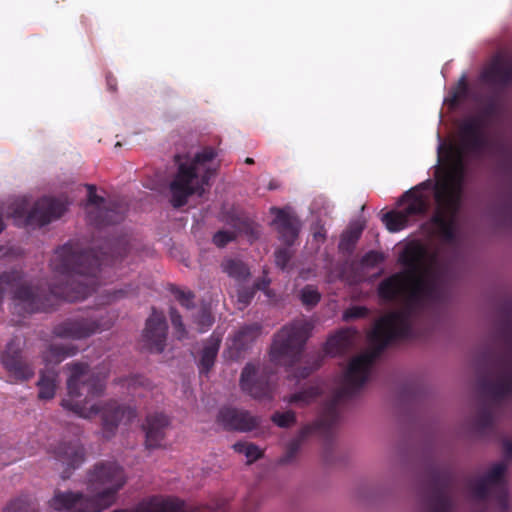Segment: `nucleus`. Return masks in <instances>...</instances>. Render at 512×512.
<instances>
[{"instance_id": "nucleus-25", "label": "nucleus", "mask_w": 512, "mask_h": 512, "mask_svg": "<svg viewBox=\"0 0 512 512\" xmlns=\"http://www.w3.org/2000/svg\"><path fill=\"white\" fill-rule=\"evenodd\" d=\"M221 339L217 336L211 335L203 345L200 352V358L198 360V369L200 374H208L213 368L219 348Z\"/></svg>"}, {"instance_id": "nucleus-34", "label": "nucleus", "mask_w": 512, "mask_h": 512, "mask_svg": "<svg viewBox=\"0 0 512 512\" xmlns=\"http://www.w3.org/2000/svg\"><path fill=\"white\" fill-rule=\"evenodd\" d=\"M469 93V87L466 76L463 75L457 85L451 90L448 102L451 106H457L461 101L467 98Z\"/></svg>"}, {"instance_id": "nucleus-21", "label": "nucleus", "mask_w": 512, "mask_h": 512, "mask_svg": "<svg viewBox=\"0 0 512 512\" xmlns=\"http://www.w3.org/2000/svg\"><path fill=\"white\" fill-rule=\"evenodd\" d=\"M481 80L494 90H501L512 83V60L496 57L482 72Z\"/></svg>"}, {"instance_id": "nucleus-38", "label": "nucleus", "mask_w": 512, "mask_h": 512, "mask_svg": "<svg viewBox=\"0 0 512 512\" xmlns=\"http://www.w3.org/2000/svg\"><path fill=\"white\" fill-rule=\"evenodd\" d=\"M171 293L174 295L176 300L185 308L190 309L194 306L193 300H194V293L191 291H185L181 290L180 288L176 286H171L170 288Z\"/></svg>"}, {"instance_id": "nucleus-2", "label": "nucleus", "mask_w": 512, "mask_h": 512, "mask_svg": "<svg viewBox=\"0 0 512 512\" xmlns=\"http://www.w3.org/2000/svg\"><path fill=\"white\" fill-rule=\"evenodd\" d=\"M65 367L70 371V376L67 379V397L61 402L64 409L85 419L101 413L102 432L106 439L115 435L122 422L129 424L136 418L137 411L134 407L119 404L115 400H110L101 407L96 404L88 407L91 400L103 395L105 377L92 371L84 362H71Z\"/></svg>"}, {"instance_id": "nucleus-9", "label": "nucleus", "mask_w": 512, "mask_h": 512, "mask_svg": "<svg viewBox=\"0 0 512 512\" xmlns=\"http://www.w3.org/2000/svg\"><path fill=\"white\" fill-rule=\"evenodd\" d=\"M506 470L507 465L504 462H498L482 477L469 481L468 487L473 497L478 501L485 502L492 494L500 512H508L510 500L505 479Z\"/></svg>"}, {"instance_id": "nucleus-49", "label": "nucleus", "mask_w": 512, "mask_h": 512, "mask_svg": "<svg viewBox=\"0 0 512 512\" xmlns=\"http://www.w3.org/2000/svg\"><path fill=\"white\" fill-rule=\"evenodd\" d=\"M16 458L14 459H9L8 457H6V451L1 449L0 450V466H6V465H9L10 463H12L13 461H15Z\"/></svg>"}, {"instance_id": "nucleus-30", "label": "nucleus", "mask_w": 512, "mask_h": 512, "mask_svg": "<svg viewBox=\"0 0 512 512\" xmlns=\"http://www.w3.org/2000/svg\"><path fill=\"white\" fill-rule=\"evenodd\" d=\"M322 393V390L317 385H311L307 388L292 394L288 399V403L297 404L301 407L309 405L315 401Z\"/></svg>"}, {"instance_id": "nucleus-43", "label": "nucleus", "mask_w": 512, "mask_h": 512, "mask_svg": "<svg viewBox=\"0 0 512 512\" xmlns=\"http://www.w3.org/2000/svg\"><path fill=\"white\" fill-rule=\"evenodd\" d=\"M369 314V310L364 306H352L345 310L343 319L350 321L354 319L364 318Z\"/></svg>"}, {"instance_id": "nucleus-1", "label": "nucleus", "mask_w": 512, "mask_h": 512, "mask_svg": "<svg viewBox=\"0 0 512 512\" xmlns=\"http://www.w3.org/2000/svg\"><path fill=\"white\" fill-rule=\"evenodd\" d=\"M400 264L405 271L394 273L378 285V296L385 302H397L401 309L379 318L368 335L372 346L351 359L341 385L322 409L319 419L301 428L278 459L279 465L295 461L303 442L312 434L324 441V458L332 449L334 427L339 421L338 407L353 398L367 382L372 367L383 350L391 343L413 337V319L429 304L441 301L445 270L438 265L437 253H401Z\"/></svg>"}, {"instance_id": "nucleus-41", "label": "nucleus", "mask_w": 512, "mask_h": 512, "mask_svg": "<svg viewBox=\"0 0 512 512\" xmlns=\"http://www.w3.org/2000/svg\"><path fill=\"white\" fill-rule=\"evenodd\" d=\"M255 293L256 289L254 287H240L237 290V300L238 303L242 305V308L251 303Z\"/></svg>"}, {"instance_id": "nucleus-17", "label": "nucleus", "mask_w": 512, "mask_h": 512, "mask_svg": "<svg viewBox=\"0 0 512 512\" xmlns=\"http://www.w3.org/2000/svg\"><path fill=\"white\" fill-rule=\"evenodd\" d=\"M271 374L272 372L267 369L259 373L253 364L248 363L241 372L240 386L244 392L255 399L271 398Z\"/></svg>"}, {"instance_id": "nucleus-53", "label": "nucleus", "mask_w": 512, "mask_h": 512, "mask_svg": "<svg viewBox=\"0 0 512 512\" xmlns=\"http://www.w3.org/2000/svg\"><path fill=\"white\" fill-rule=\"evenodd\" d=\"M244 162H245L246 164H248V165H252V164H254V159H253V158H251V157H247V158L244 160Z\"/></svg>"}, {"instance_id": "nucleus-16", "label": "nucleus", "mask_w": 512, "mask_h": 512, "mask_svg": "<svg viewBox=\"0 0 512 512\" xmlns=\"http://www.w3.org/2000/svg\"><path fill=\"white\" fill-rule=\"evenodd\" d=\"M1 363L8 375L15 381L23 382L31 379L35 370L30 361L22 354L19 344L10 341L1 355Z\"/></svg>"}, {"instance_id": "nucleus-23", "label": "nucleus", "mask_w": 512, "mask_h": 512, "mask_svg": "<svg viewBox=\"0 0 512 512\" xmlns=\"http://www.w3.org/2000/svg\"><path fill=\"white\" fill-rule=\"evenodd\" d=\"M274 224L279 234V239L287 246L294 244L299 234V221L297 218L283 209H275Z\"/></svg>"}, {"instance_id": "nucleus-36", "label": "nucleus", "mask_w": 512, "mask_h": 512, "mask_svg": "<svg viewBox=\"0 0 512 512\" xmlns=\"http://www.w3.org/2000/svg\"><path fill=\"white\" fill-rule=\"evenodd\" d=\"M123 387H126L128 390H136L138 387H143L146 389L151 388V383L148 378L142 375H131L126 378H121L117 382Z\"/></svg>"}, {"instance_id": "nucleus-31", "label": "nucleus", "mask_w": 512, "mask_h": 512, "mask_svg": "<svg viewBox=\"0 0 512 512\" xmlns=\"http://www.w3.org/2000/svg\"><path fill=\"white\" fill-rule=\"evenodd\" d=\"M36 499L28 495H22L10 501L3 512H38Z\"/></svg>"}, {"instance_id": "nucleus-12", "label": "nucleus", "mask_w": 512, "mask_h": 512, "mask_svg": "<svg viewBox=\"0 0 512 512\" xmlns=\"http://www.w3.org/2000/svg\"><path fill=\"white\" fill-rule=\"evenodd\" d=\"M66 211L65 204L56 198L42 197L35 202L32 209L26 215V204L21 203L14 211L15 217L26 216L29 225L44 226L53 220L60 218Z\"/></svg>"}, {"instance_id": "nucleus-18", "label": "nucleus", "mask_w": 512, "mask_h": 512, "mask_svg": "<svg viewBox=\"0 0 512 512\" xmlns=\"http://www.w3.org/2000/svg\"><path fill=\"white\" fill-rule=\"evenodd\" d=\"M167 330L165 315L153 308L142 333L146 348L151 352L162 353L166 347Z\"/></svg>"}, {"instance_id": "nucleus-13", "label": "nucleus", "mask_w": 512, "mask_h": 512, "mask_svg": "<svg viewBox=\"0 0 512 512\" xmlns=\"http://www.w3.org/2000/svg\"><path fill=\"white\" fill-rule=\"evenodd\" d=\"M88 203L94 209L88 212L89 221L98 228L120 223L125 218L126 207L118 202L104 204V198L96 194L95 187L88 185Z\"/></svg>"}, {"instance_id": "nucleus-24", "label": "nucleus", "mask_w": 512, "mask_h": 512, "mask_svg": "<svg viewBox=\"0 0 512 512\" xmlns=\"http://www.w3.org/2000/svg\"><path fill=\"white\" fill-rule=\"evenodd\" d=\"M262 326L259 323H251L242 326L234 335L232 348L239 354L246 351L260 336Z\"/></svg>"}, {"instance_id": "nucleus-45", "label": "nucleus", "mask_w": 512, "mask_h": 512, "mask_svg": "<svg viewBox=\"0 0 512 512\" xmlns=\"http://www.w3.org/2000/svg\"><path fill=\"white\" fill-rule=\"evenodd\" d=\"M234 239V233L229 231H218L213 236V243L219 247H225L229 242Z\"/></svg>"}, {"instance_id": "nucleus-14", "label": "nucleus", "mask_w": 512, "mask_h": 512, "mask_svg": "<svg viewBox=\"0 0 512 512\" xmlns=\"http://www.w3.org/2000/svg\"><path fill=\"white\" fill-rule=\"evenodd\" d=\"M48 505L57 512H102L92 495L78 491L56 489Z\"/></svg>"}, {"instance_id": "nucleus-26", "label": "nucleus", "mask_w": 512, "mask_h": 512, "mask_svg": "<svg viewBox=\"0 0 512 512\" xmlns=\"http://www.w3.org/2000/svg\"><path fill=\"white\" fill-rule=\"evenodd\" d=\"M352 343V334L349 330H341L330 336L324 346L326 355L337 356L345 353Z\"/></svg>"}, {"instance_id": "nucleus-6", "label": "nucleus", "mask_w": 512, "mask_h": 512, "mask_svg": "<svg viewBox=\"0 0 512 512\" xmlns=\"http://www.w3.org/2000/svg\"><path fill=\"white\" fill-rule=\"evenodd\" d=\"M124 469L116 462H99L88 472V489L103 511L112 506L119 490L125 485Z\"/></svg>"}, {"instance_id": "nucleus-47", "label": "nucleus", "mask_w": 512, "mask_h": 512, "mask_svg": "<svg viewBox=\"0 0 512 512\" xmlns=\"http://www.w3.org/2000/svg\"><path fill=\"white\" fill-rule=\"evenodd\" d=\"M322 363V357L317 356V359L313 362L312 366H305L302 367L299 372L297 373V377L300 378H306L308 377L313 371L317 370Z\"/></svg>"}, {"instance_id": "nucleus-52", "label": "nucleus", "mask_w": 512, "mask_h": 512, "mask_svg": "<svg viewBox=\"0 0 512 512\" xmlns=\"http://www.w3.org/2000/svg\"><path fill=\"white\" fill-rule=\"evenodd\" d=\"M4 230V222L2 218V209L0 208V233Z\"/></svg>"}, {"instance_id": "nucleus-29", "label": "nucleus", "mask_w": 512, "mask_h": 512, "mask_svg": "<svg viewBox=\"0 0 512 512\" xmlns=\"http://www.w3.org/2000/svg\"><path fill=\"white\" fill-rule=\"evenodd\" d=\"M223 272L229 277L233 278L237 282H244L250 276V270L248 266L239 259H225L221 263Z\"/></svg>"}, {"instance_id": "nucleus-32", "label": "nucleus", "mask_w": 512, "mask_h": 512, "mask_svg": "<svg viewBox=\"0 0 512 512\" xmlns=\"http://www.w3.org/2000/svg\"><path fill=\"white\" fill-rule=\"evenodd\" d=\"M363 232V227L355 225L347 229L341 235L339 242V249L346 253H352L355 249L356 243L360 239Z\"/></svg>"}, {"instance_id": "nucleus-51", "label": "nucleus", "mask_w": 512, "mask_h": 512, "mask_svg": "<svg viewBox=\"0 0 512 512\" xmlns=\"http://www.w3.org/2000/svg\"><path fill=\"white\" fill-rule=\"evenodd\" d=\"M270 284V281L262 280L254 284V288L257 290H265Z\"/></svg>"}, {"instance_id": "nucleus-22", "label": "nucleus", "mask_w": 512, "mask_h": 512, "mask_svg": "<svg viewBox=\"0 0 512 512\" xmlns=\"http://www.w3.org/2000/svg\"><path fill=\"white\" fill-rule=\"evenodd\" d=\"M398 204L403 206L402 212L410 221L415 217L424 215L429 208L428 199L419 190V187L406 191L401 196Z\"/></svg>"}, {"instance_id": "nucleus-11", "label": "nucleus", "mask_w": 512, "mask_h": 512, "mask_svg": "<svg viewBox=\"0 0 512 512\" xmlns=\"http://www.w3.org/2000/svg\"><path fill=\"white\" fill-rule=\"evenodd\" d=\"M112 325V319L103 315L69 317L54 325L52 334L61 339L83 340L110 329Z\"/></svg>"}, {"instance_id": "nucleus-15", "label": "nucleus", "mask_w": 512, "mask_h": 512, "mask_svg": "<svg viewBox=\"0 0 512 512\" xmlns=\"http://www.w3.org/2000/svg\"><path fill=\"white\" fill-rule=\"evenodd\" d=\"M49 453L63 467V480L70 478L72 472L84 463L86 457L85 448L78 440L60 441L50 447Z\"/></svg>"}, {"instance_id": "nucleus-42", "label": "nucleus", "mask_w": 512, "mask_h": 512, "mask_svg": "<svg viewBox=\"0 0 512 512\" xmlns=\"http://www.w3.org/2000/svg\"><path fill=\"white\" fill-rule=\"evenodd\" d=\"M384 261V255L381 252L371 250L362 257V264L374 268Z\"/></svg>"}, {"instance_id": "nucleus-46", "label": "nucleus", "mask_w": 512, "mask_h": 512, "mask_svg": "<svg viewBox=\"0 0 512 512\" xmlns=\"http://www.w3.org/2000/svg\"><path fill=\"white\" fill-rule=\"evenodd\" d=\"M108 293V302H113L116 300H119L121 298L130 296L134 294V289L131 288V286L126 287L125 289H118V290H109Z\"/></svg>"}, {"instance_id": "nucleus-40", "label": "nucleus", "mask_w": 512, "mask_h": 512, "mask_svg": "<svg viewBox=\"0 0 512 512\" xmlns=\"http://www.w3.org/2000/svg\"><path fill=\"white\" fill-rule=\"evenodd\" d=\"M170 319L175 330L176 338L179 340L184 339L187 336V331L182 322V316L175 308L170 309Z\"/></svg>"}, {"instance_id": "nucleus-35", "label": "nucleus", "mask_w": 512, "mask_h": 512, "mask_svg": "<svg viewBox=\"0 0 512 512\" xmlns=\"http://www.w3.org/2000/svg\"><path fill=\"white\" fill-rule=\"evenodd\" d=\"M233 448L236 452L244 454L248 458L249 463L256 461L262 456V451L253 443L240 441L236 442Z\"/></svg>"}, {"instance_id": "nucleus-37", "label": "nucleus", "mask_w": 512, "mask_h": 512, "mask_svg": "<svg viewBox=\"0 0 512 512\" xmlns=\"http://www.w3.org/2000/svg\"><path fill=\"white\" fill-rule=\"evenodd\" d=\"M271 420L274 424L281 428H289L296 423V414L291 410L285 412H275L272 415Z\"/></svg>"}, {"instance_id": "nucleus-8", "label": "nucleus", "mask_w": 512, "mask_h": 512, "mask_svg": "<svg viewBox=\"0 0 512 512\" xmlns=\"http://www.w3.org/2000/svg\"><path fill=\"white\" fill-rule=\"evenodd\" d=\"M308 327L303 322L285 325L273 339L271 360L278 365L292 366L300 358L308 339Z\"/></svg>"}, {"instance_id": "nucleus-50", "label": "nucleus", "mask_w": 512, "mask_h": 512, "mask_svg": "<svg viewBox=\"0 0 512 512\" xmlns=\"http://www.w3.org/2000/svg\"><path fill=\"white\" fill-rule=\"evenodd\" d=\"M106 80H107V86H108L109 90H111L112 92H115L117 90L116 79L113 76L108 75Z\"/></svg>"}, {"instance_id": "nucleus-4", "label": "nucleus", "mask_w": 512, "mask_h": 512, "mask_svg": "<svg viewBox=\"0 0 512 512\" xmlns=\"http://www.w3.org/2000/svg\"><path fill=\"white\" fill-rule=\"evenodd\" d=\"M498 333L507 346V351L495 356L488 352L484 360L491 367L493 378L480 376L478 378L479 392L489 398L491 404L482 402L475 417V427L478 432L486 433L494 427L495 408L507 399L512 398V311H505L499 322Z\"/></svg>"}, {"instance_id": "nucleus-28", "label": "nucleus", "mask_w": 512, "mask_h": 512, "mask_svg": "<svg viewBox=\"0 0 512 512\" xmlns=\"http://www.w3.org/2000/svg\"><path fill=\"white\" fill-rule=\"evenodd\" d=\"M77 350V347L72 344H51L43 353V360L46 363L58 364L65 358L74 356Z\"/></svg>"}, {"instance_id": "nucleus-39", "label": "nucleus", "mask_w": 512, "mask_h": 512, "mask_svg": "<svg viewBox=\"0 0 512 512\" xmlns=\"http://www.w3.org/2000/svg\"><path fill=\"white\" fill-rule=\"evenodd\" d=\"M321 295L318 290L310 285L301 290V301L306 306H315L319 303Z\"/></svg>"}, {"instance_id": "nucleus-33", "label": "nucleus", "mask_w": 512, "mask_h": 512, "mask_svg": "<svg viewBox=\"0 0 512 512\" xmlns=\"http://www.w3.org/2000/svg\"><path fill=\"white\" fill-rule=\"evenodd\" d=\"M382 222L390 232H398L407 227L410 220L400 211H389L382 216Z\"/></svg>"}, {"instance_id": "nucleus-5", "label": "nucleus", "mask_w": 512, "mask_h": 512, "mask_svg": "<svg viewBox=\"0 0 512 512\" xmlns=\"http://www.w3.org/2000/svg\"><path fill=\"white\" fill-rule=\"evenodd\" d=\"M215 157L216 153L210 147L195 154L187 162H179L180 155L175 156L178 169L169 185L171 193L170 202L174 208H181L186 205L189 197L194 194L199 196L204 194L205 187L209 186V181L215 173V170L207 165Z\"/></svg>"}, {"instance_id": "nucleus-20", "label": "nucleus", "mask_w": 512, "mask_h": 512, "mask_svg": "<svg viewBox=\"0 0 512 512\" xmlns=\"http://www.w3.org/2000/svg\"><path fill=\"white\" fill-rule=\"evenodd\" d=\"M170 425V418L162 412L147 414L142 424V430L145 434L144 444L146 449L153 450L163 447Z\"/></svg>"}, {"instance_id": "nucleus-19", "label": "nucleus", "mask_w": 512, "mask_h": 512, "mask_svg": "<svg viewBox=\"0 0 512 512\" xmlns=\"http://www.w3.org/2000/svg\"><path fill=\"white\" fill-rule=\"evenodd\" d=\"M217 421L228 431L250 432L261 424L259 416L244 409L224 407L220 409Z\"/></svg>"}, {"instance_id": "nucleus-44", "label": "nucleus", "mask_w": 512, "mask_h": 512, "mask_svg": "<svg viewBox=\"0 0 512 512\" xmlns=\"http://www.w3.org/2000/svg\"><path fill=\"white\" fill-rule=\"evenodd\" d=\"M274 256L277 267L284 270L291 259V252L288 248H278L275 251Z\"/></svg>"}, {"instance_id": "nucleus-3", "label": "nucleus", "mask_w": 512, "mask_h": 512, "mask_svg": "<svg viewBox=\"0 0 512 512\" xmlns=\"http://www.w3.org/2000/svg\"><path fill=\"white\" fill-rule=\"evenodd\" d=\"M438 161L442 176L435 186L437 208L430 221L437 227L439 236L451 243L456 238L455 219L461 206L466 162L461 149L443 143L438 146Z\"/></svg>"}, {"instance_id": "nucleus-27", "label": "nucleus", "mask_w": 512, "mask_h": 512, "mask_svg": "<svg viewBox=\"0 0 512 512\" xmlns=\"http://www.w3.org/2000/svg\"><path fill=\"white\" fill-rule=\"evenodd\" d=\"M58 373L54 369H47L40 373L37 386L39 388L38 398L50 400L55 396Z\"/></svg>"}, {"instance_id": "nucleus-10", "label": "nucleus", "mask_w": 512, "mask_h": 512, "mask_svg": "<svg viewBox=\"0 0 512 512\" xmlns=\"http://www.w3.org/2000/svg\"><path fill=\"white\" fill-rule=\"evenodd\" d=\"M455 483V476L449 468L432 469L427 485L425 512H454Z\"/></svg>"}, {"instance_id": "nucleus-48", "label": "nucleus", "mask_w": 512, "mask_h": 512, "mask_svg": "<svg viewBox=\"0 0 512 512\" xmlns=\"http://www.w3.org/2000/svg\"><path fill=\"white\" fill-rule=\"evenodd\" d=\"M503 450L506 458H512V440L503 442Z\"/></svg>"}, {"instance_id": "nucleus-7", "label": "nucleus", "mask_w": 512, "mask_h": 512, "mask_svg": "<svg viewBox=\"0 0 512 512\" xmlns=\"http://www.w3.org/2000/svg\"><path fill=\"white\" fill-rule=\"evenodd\" d=\"M498 113V103L495 99H490L481 113L469 116L461 121L458 127L460 146L463 156L465 153L481 155L490 146V139L486 133L487 120ZM456 147V145H454Z\"/></svg>"}]
</instances>
